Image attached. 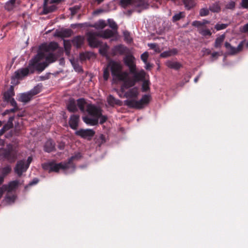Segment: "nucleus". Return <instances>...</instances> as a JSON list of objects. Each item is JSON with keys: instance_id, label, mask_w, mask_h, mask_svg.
I'll return each instance as SVG.
<instances>
[{"instance_id": "1", "label": "nucleus", "mask_w": 248, "mask_h": 248, "mask_svg": "<svg viewBox=\"0 0 248 248\" xmlns=\"http://www.w3.org/2000/svg\"><path fill=\"white\" fill-rule=\"evenodd\" d=\"M103 110L99 107L94 104H89L87 105V115L82 117L83 121L87 125L95 126L99 123L102 124L108 119L107 115H102Z\"/></svg>"}, {"instance_id": "2", "label": "nucleus", "mask_w": 248, "mask_h": 248, "mask_svg": "<svg viewBox=\"0 0 248 248\" xmlns=\"http://www.w3.org/2000/svg\"><path fill=\"white\" fill-rule=\"evenodd\" d=\"M45 57V53L39 51L29 61L27 67L30 70V74H33L36 71L41 72L48 66V64L45 62H40Z\"/></svg>"}, {"instance_id": "3", "label": "nucleus", "mask_w": 248, "mask_h": 248, "mask_svg": "<svg viewBox=\"0 0 248 248\" xmlns=\"http://www.w3.org/2000/svg\"><path fill=\"white\" fill-rule=\"evenodd\" d=\"M108 67L110 68L113 80H124L127 78L128 73L127 72L122 71L123 67L119 62L111 60L108 62Z\"/></svg>"}, {"instance_id": "4", "label": "nucleus", "mask_w": 248, "mask_h": 248, "mask_svg": "<svg viewBox=\"0 0 248 248\" xmlns=\"http://www.w3.org/2000/svg\"><path fill=\"white\" fill-rule=\"evenodd\" d=\"M0 150V156L10 163L15 162L19 156L18 149L11 143L7 144L6 148H1Z\"/></svg>"}, {"instance_id": "5", "label": "nucleus", "mask_w": 248, "mask_h": 248, "mask_svg": "<svg viewBox=\"0 0 248 248\" xmlns=\"http://www.w3.org/2000/svg\"><path fill=\"white\" fill-rule=\"evenodd\" d=\"M42 168L48 172H58L60 170H65L68 169L65 162L56 163L55 161L46 162L42 164Z\"/></svg>"}, {"instance_id": "6", "label": "nucleus", "mask_w": 248, "mask_h": 248, "mask_svg": "<svg viewBox=\"0 0 248 248\" xmlns=\"http://www.w3.org/2000/svg\"><path fill=\"white\" fill-rule=\"evenodd\" d=\"M87 41L89 46L92 47H97L100 42L97 40L96 37H99V33L96 32H89L87 33Z\"/></svg>"}, {"instance_id": "7", "label": "nucleus", "mask_w": 248, "mask_h": 248, "mask_svg": "<svg viewBox=\"0 0 248 248\" xmlns=\"http://www.w3.org/2000/svg\"><path fill=\"white\" fill-rule=\"evenodd\" d=\"M135 60V57L132 54L127 55L124 58V62L128 67L129 73H133L136 68Z\"/></svg>"}, {"instance_id": "8", "label": "nucleus", "mask_w": 248, "mask_h": 248, "mask_svg": "<svg viewBox=\"0 0 248 248\" xmlns=\"http://www.w3.org/2000/svg\"><path fill=\"white\" fill-rule=\"evenodd\" d=\"M95 131L91 129H80L75 132V135L83 139H91L94 135Z\"/></svg>"}, {"instance_id": "9", "label": "nucleus", "mask_w": 248, "mask_h": 248, "mask_svg": "<svg viewBox=\"0 0 248 248\" xmlns=\"http://www.w3.org/2000/svg\"><path fill=\"white\" fill-rule=\"evenodd\" d=\"M73 33V31L70 29H62L56 30L54 32V36L60 37L64 39V38L70 37Z\"/></svg>"}, {"instance_id": "10", "label": "nucleus", "mask_w": 248, "mask_h": 248, "mask_svg": "<svg viewBox=\"0 0 248 248\" xmlns=\"http://www.w3.org/2000/svg\"><path fill=\"white\" fill-rule=\"evenodd\" d=\"M244 43V41L241 42L237 47H234L232 46L229 43L226 42L225 43V46L228 50L229 54L235 55L242 50Z\"/></svg>"}, {"instance_id": "11", "label": "nucleus", "mask_w": 248, "mask_h": 248, "mask_svg": "<svg viewBox=\"0 0 248 248\" xmlns=\"http://www.w3.org/2000/svg\"><path fill=\"white\" fill-rule=\"evenodd\" d=\"M28 168L25 164V160H20L17 161L14 170L18 176H21L23 172H25Z\"/></svg>"}, {"instance_id": "12", "label": "nucleus", "mask_w": 248, "mask_h": 248, "mask_svg": "<svg viewBox=\"0 0 248 248\" xmlns=\"http://www.w3.org/2000/svg\"><path fill=\"white\" fill-rule=\"evenodd\" d=\"M127 47L121 44L115 46L112 48L111 54L112 56H116L118 54L122 55L127 53Z\"/></svg>"}, {"instance_id": "13", "label": "nucleus", "mask_w": 248, "mask_h": 248, "mask_svg": "<svg viewBox=\"0 0 248 248\" xmlns=\"http://www.w3.org/2000/svg\"><path fill=\"white\" fill-rule=\"evenodd\" d=\"M135 3L134 10L138 13H140L143 10L146 9L148 7V4L143 0H133Z\"/></svg>"}, {"instance_id": "14", "label": "nucleus", "mask_w": 248, "mask_h": 248, "mask_svg": "<svg viewBox=\"0 0 248 248\" xmlns=\"http://www.w3.org/2000/svg\"><path fill=\"white\" fill-rule=\"evenodd\" d=\"M79 121V116L76 114H73L70 116L69 120V125L71 128L76 130L78 126Z\"/></svg>"}, {"instance_id": "15", "label": "nucleus", "mask_w": 248, "mask_h": 248, "mask_svg": "<svg viewBox=\"0 0 248 248\" xmlns=\"http://www.w3.org/2000/svg\"><path fill=\"white\" fill-rule=\"evenodd\" d=\"M85 38L83 36L77 35L73 38L71 42L77 48H80L84 44Z\"/></svg>"}, {"instance_id": "16", "label": "nucleus", "mask_w": 248, "mask_h": 248, "mask_svg": "<svg viewBox=\"0 0 248 248\" xmlns=\"http://www.w3.org/2000/svg\"><path fill=\"white\" fill-rule=\"evenodd\" d=\"M82 157V155L80 153L78 152L76 153L74 155L71 156L68 158L67 161L65 162L68 169L72 168L74 170L76 168L75 165L73 163L74 160H79Z\"/></svg>"}, {"instance_id": "17", "label": "nucleus", "mask_w": 248, "mask_h": 248, "mask_svg": "<svg viewBox=\"0 0 248 248\" xmlns=\"http://www.w3.org/2000/svg\"><path fill=\"white\" fill-rule=\"evenodd\" d=\"M30 74V70L28 67L22 68L18 69L15 72V77L17 79H21Z\"/></svg>"}, {"instance_id": "18", "label": "nucleus", "mask_w": 248, "mask_h": 248, "mask_svg": "<svg viewBox=\"0 0 248 248\" xmlns=\"http://www.w3.org/2000/svg\"><path fill=\"white\" fill-rule=\"evenodd\" d=\"M123 81L124 83L121 85L120 88V91L122 93H124L126 89H128L134 86L136 83L135 81L133 79H127V78Z\"/></svg>"}, {"instance_id": "19", "label": "nucleus", "mask_w": 248, "mask_h": 248, "mask_svg": "<svg viewBox=\"0 0 248 248\" xmlns=\"http://www.w3.org/2000/svg\"><path fill=\"white\" fill-rule=\"evenodd\" d=\"M57 9V7L55 5L48 6L46 4V0L44 1L43 5V11L41 12V15H47L49 13H52Z\"/></svg>"}, {"instance_id": "20", "label": "nucleus", "mask_w": 248, "mask_h": 248, "mask_svg": "<svg viewBox=\"0 0 248 248\" xmlns=\"http://www.w3.org/2000/svg\"><path fill=\"white\" fill-rule=\"evenodd\" d=\"M133 75V80L135 81V82L142 81L145 78V72L143 70H142L139 72L136 71V68L133 73H130Z\"/></svg>"}, {"instance_id": "21", "label": "nucleus", "mask_w": 248, "mask_h": 248, "mask_svg": "<svg viewBox=\"0 0 248 248\" xmlns=\"http://www.w3.org/2000/svg\"><path fill=\"white\" fill-rule=\"evenodd\" d=\"M77 107L79 109L82 113L86 112V107L87 104L86 99L84 98H80L77 100Z\"/></svg>"}, {"instance_id": "22", "label": "nucleus", "mask_w": 248, "mask_h": 248, "mask_svg": "<svg viewBox=\"0 0 248 248\" xmlns=\"http://www.w3.org/2000/svg\"><path fill=\"white\" fill-rule=\"evenodd\" d=\"M139 94L138 89L135 87L125 92L124 97L128 98H136Z\"/></svg>"}, {"instance_id": "23", "label": "nucleus", "mask_w": 248, "mask_h": 248, "mask_svg": "<svg viewBox=\"0 0 248 248\" xmlns=\"http://www.w3.org/2000/svg\"><path fill=\"white\" fill-rule=\"evenodd\" d=\"M19 185L18 180H14L9 182L7 184H4L5 188L8 193L12 192L16 190Z\"/></svg>"}, {"instance_id": "24", "label": "nucleus", "mask_w": 248, "mask_h": 248, "mask_svg": "<svg viewBox=\"0 0 248 248\" xmlns=\"http://www.w3.org/2000/svg\"><path fill=\"white\" fill-rule=\"evenodd\" d=\"M44 150L46 152L50 153L55 150V143L51 140H48L45 143L44 146Z\"/></svg>"}, {"instance_id": "25", "label": "nucleus", "mask_w": 248, "mask_h": 248, "mask_svg": "<svg viewBox=\"0 0 248 248\" xmlns=\"http://www.w3.org/2000/svg\"><path fill=\"white\" fill-rule=\"evenodd\" d=\"M107 102L108 105L111 107H114L116 105L119 106L122 105V101L119 99L115 98L112 95H109L107 97Z\"/></svg>"}, {"instance_id": "26", "label": "nucleus", "mask_w": 248, "mask_h": 248, "mask_svg": "<svg viewBox=\"0 0 248 248\" xmlns=\"http://www.w3.org/2000/svg\"><path fill=\"white\" fill-rule=\"evenodd\" d=\"M66 108L70 112H75L78 111L76 102L74 99L71 98L69 100L66 105Z\"/></svg>"}, {"instance_id": "27", "label": "nucleus", "mask_w": 248, "mask_h": 248, "mask_svg": "<svg viewBox=\"0 0 248 248\" xmlns=\"http://www.w3.org/2000/svg\"><path fill=\"white\" fill-rule=\"evenodd\" d=\"M117 32L113 30L106 29L104 30L101 33H99V37L104 39H108L113 37Z\"/></svg>"}, {"instance_id": "28", "label": "nucleus", "mask_w": 248, "mask_h": 248, "mask_svg": "<svg viewBox=\"0 0 248 248\" xmlns=\"http://www.w3.org/2000/svg\"><path fill=\"white\" fill-rule=\"evenodd\" d=\"M15 95L14 89L13 86H11L9 89L4 93L3 99L5 101L9 102V101L13 98L12 96Z\"/></svg>"}, {"instance_id": "29", "label": "nucleus", "mask_w": 248, "mask_h": 248, "mask_svg": "<svg viewBox=\"0 0 248 248\" xmlns=\"http://www.w3.org/2000/svg\"><path fill=\"white\" fill-rule=\"evenodd\" d=\"M150 100V96L149 95L145 94L139 101H137L139 108H142L144 105L148 104Z\"/></svg>"}, {"instance_id": "30", "label": "nucleus", "mask_w": 248, "mask_h": 248, "mask_svg": "<svg viewBox=\"0 0 248 248\" xmlns=\"http://www.w3.org/2000/svg\"><path fill=\"white\" fill-rule=\"evenodd\" d=\"M32 98V97L29 92H27L20 94L18 101L23 103H27Z\"/></svg>"}, {"instance_id": "31", "label": "nucleus", "mask_w": 248, "mask_h": 248, "mask_svg": "<svg viewBox=\"0 0 248 248\" xmlns=\"http://www.w3.org/2000/svg\"><path fill=\"white\" fill-rule=\"evenodd\" d=\"M16 199V195H9L7 194L4 199L2 200V202H5L7 204H11L15 202Z\"/></svg>"}, {"instance_id": "32", "label": "nucleus", "mask_w": 248, "mask_h": 248, "mask_svg": "<svg viewBox=\"0 0 248 248\" xmlns=\"http://www.w3.org/2000/svg\"><path fill=\"white\" fill-rule=\"evenodd\" d=\"M124 105L130 108L140 109L137 101L134 100H126L124 101Z\"/></svg>"}, {"instance_id": "33", "label": "nucleus", "mask_w": 248, "mask_h": 248, "mask_svg": "<svg viewBox=\"0 0 248 248\" xmlns=\"http://www.w3.org/2000/svg\"><path fill=\"white\" fill-rule=\"evenodd\" d=\"M209 9L213 13H219L221 11V6L219 1H217L212 4L209 7Z\"/></svg>"}, {"instance_id": "34", "label": "nucleus", "mask_w": 248, "mask_h": 248, "mask_svg": "<svg viewBox=\"0 0 248 248\" xmlns=\"http://www.w3.org/2000/svg\"><path fill=\"white\" fill-rule=\"evenodd\" d=\"M16 0H9L7 1L4 5L5 9L10 12L12 11L16 7Z\"/></svg>"}, {"instance_id": "35", "label": "nucleus", "mask_w": 248, "mask_h": 248, "mask_svg": "<svg viewBox=\"0 0 248 248\" xmlns=\"http://www.w3.org/2000/svg\"><path fill=\"white\" fill-rule=\"evenodd\" d=\"M166 65L168 67L175 70H178L182 67V65L179 62L170 61L166 62Z\"/></svg>"}, {"instance_id": "36", "label": "nucleus", "mask_w": 248, "mask_h": 248, "mask_svg": "<svg viewBox=\"0 0 248 248\" xmlns=\"http://www.w3.org/2000/svg\"><path fill=\"white\" fill-rule=\"evenodd\" d=\"M42 89V85L41 83H40L34 86L33 89L29 92L33 97V96L40 93L41 92Z\"/></svg>"}, {"instance_id": "37", "label": "nucleus", "mask_w": 248, "mask_h": 248, "mask_svg": "<svg viewBox=\"0 0 248 248\" xmlns=\"http://www.w3.org/2000/svg\"><path fill=\"white\" fill-rule=\"evenodd\" d=\"M71 42L68 40H66L63 39V46L64 48V51L65 54L69 56L70 54L71 49Z\"/></svg>"}, {"instance_id": "38", "label": "nucleus", "mask_w": 248, "mask_h": 248, "mask_svg": "<svg viewBox=\"0 0 248 248\" xmlns=\"http://www.w3.org/2000/svg\"><path fill=\"white\" fill-rule=\"evenodd\" d=\"M59 48V45L57 42H50L47 46H45L44 49L46 51H48L49 50L54 51L57 48Z\"/></svg>"}, {"instance_id": "39", "label": "nucleus", "mask_w": 248, "mask_h": 248, "mask_svg": "<svg viewBox=\"0 0 248 248\" xmlns=\"http://www.w3.org/2000/svg\"><path fill=\"white\" fill-rule=\"evenodd\" d=\"M107 26V23L105 20L103 19H100L98 21L94 23V25L92 26V27L95 28V29H103Z\"/></svg>"}, {"instance_id": "40", "label": "nucleus", "mask_w": 248, "mask_h": 248, "mask_svg": "<svg viewBox=\"0 0 248 248\" xmlns=\"http://www.w3.org/2000/svg\"><path fill=\"white\" fill-rule=\"evenodd\" d=\"M225 38L224 34H222L220 36L217 37L215 40L214 46L217 48H220L222 44L223 43Z\"/></svg>"}, {"instance_id": "41", "label": "nucleus", "mask_w": 248, "mask_h": 248, "mask_svg": "<svg viewBox=\"0 0 248 248\" xmlns=\"http://www.w3.org/2000/svg\"><path fill=\"white\" fill-rule=\"evenodd\" d=\"M93 55V53L90 52H82L79 54V58L81 61H85L89 60Z\"/></svg>"}, {"instance_id": "42", "label": "nucleus", "mask_w": 248, "mask_h": 248, "mask_svg": "<svg viewBox=\"0 0 248 248\" xmlns=\"http://www.w3.org/2000/svg\"><path fill=\"white\" fill-rule=\"evenodd\" d=\"M183 2L187 10H190L195 5L194 0H183Z\"/></svg>"}, {"instance_id": "43", "label": "nucleus", "mask_w": 248, "mask_h": 248, "mask_svg": "<svg viewBox=\"0 0 248 248\" xmlns=\"http://www.w3.org/2000/svg\"><path fill=\"white\" fill-rule=\"evenodd\" d=\"M177 50L176 49H173L170 51H164L160 54V56L162 58H166L172 55L177 54Z\"/></svg>"}, {"instance_id": "44", "label": "nucleus", "mask_w": 248, "mask_h": 248, "mask_svg": "<svg viewBox=\"0 0 248 248\" xmlns=\"http://www.w3.org/2000/svg\"><path fill=\"white\" fill-rule=\"evenodd\" d=\"M57 58L52 53H49L46 57V63H51L55 62Z\"/></svg>"}, {"instance_id": "45", "label": "nucleus", "mask_w": 248, "mask_h": 248, "mask_svg": "<svg viewBox=\"0 0 248 248\" xmlns=\"http://www.w3.org/2000/svg\"><path fill=\"white\" fill-rule=\"evenodd\" d=\"M108 22L109 27L111 28L113 31L117 32L118 27L116 22L112 19H108Z\"/></svg>"}, {"instance_id": "46", "label": "nucleus", "mask_w": 248, "mask_h": 248, "mask_svg": "<svg viewBox=\"0 0 248 248\" xmlns=\"http://www.w3.org/2000/svg\"><path fill=\"white\" fill-rule=\"evenodd\" d=\"M11 170L12 169L11 166L10 165H7L2 169L0 175L5 177L11 172Z\"/></svg>"}, {"instance_id": "47", "label": "nucleus", "mask_w": 248, "mask_h": 248, "mask_svg": "<svg viewBox=\"0 0 248 248\" xmlns=\"http://www.w3.org/2000/svg\"><path fill=\"white\" fill-rule=\"evenodd\" d=\"M136 3L133 0H121L120 4L123 8H126L128 5Z\"/></svg>"}, {"instance_id": "48", "label": "nucleus", "mask_w": 248, "mask_h": 248, "mask_svg": "<svg viewBox=\"0 0 248 248\" xmlns=\"http://www.w3.org/2000/svg\"><path fill=\"white\" fill-rule=\"evenodd\" d=\"M185 17V14L184 12H179V13L174 15L172 16V21L173 22H176Z\"/></svg>"}, {"instance_id": "49", "label": "nucleus", "mask_w": 248, "mask_h": 248, "mask_svg": "<svg viewBox=\"0 0 248 248\" xmlns=\"http://www.w3.org/2000/svg\"><path fill=\"white\" fill-rule=\"evenodd\" d=\"M199 33L203 36H211L212 32L209 29L202 28L199 30Z\"/></svg>"}, {"instance_id": "50", "label": "nucleus", "mask_w": 248, "mask_h": 248, "mask_svg": "<svg viewBox=\"0 0 248 248\" xmlns=\"http://www.w3.org/2000/svg\"><path fill=\"white\" fill-rule=\"evenodd\" d=\"M228 26V24H217L215 28L217 31H220L226 29Z\"/></svg>"}, {"instance_id": "51", "label": "nucleus", "mask_w": 248, "mask_h": 248, "mask_svg": "<svg viewBox=\"0 0 248 248\" xmlns=\"http://www.w3.org/2000/svg\"><path fill=\"white\" fill-rule=\"evenodd\" d=\"M209 10L207 8H202L200 10V15L202 16H208L209 14Z\"/></svg>"}, {"instance_id": "52", "label": "nucleus", "mask_w": 248, "mask_h": 248, "mask_svg": "<svg viewBox=\"0 0 248 248\" xmlns=\"http://www.w3.org/2000/svg\"><path fill=\"white\" fill-rule=\"evenodd\" d=\"M109 77V72L108 67L105 68L103 70V78L104 80L106 81L108 79Z\"/></svg>"}, {"instance_id": "53", "label": "nucleus", "mask_w": 248, "mask_h": 248, "mask_svg": "<svg viewBox=\"0 0 248 248\" xmlns=\"http://www.w3.org/2000/svg\"><path fill=\"white\" fill-rule=\"evenodd\" d=\"M10 128H11V125H8L6 124L3 125L2 128L0 129V136L2 135L5 131L8 130Z\"/></svg>"}, {"instance_id": "54", "label": "nucleus", "mask_w": 248, "mask_h": 248, "mask_svg": "<svg viewBox=\"0 0 248 248\" xmlns=\"http://www.w3.org/2000/svg\"><path fill=\"white\" fill-rule=\"evenodd\" d=\"M148 53L147 52H144L141 55L140 58L144 63L146 64L147 62V59L148 58Z\"/></svg>"}, {"instance_id": "55", "label": "nucleus", "mask_w": 248, "mask_h": 248, "mask_svg": "<svg viewBox=\"0 0 248 248\" xmlns=\"http://www.w3.org/2000/svg\"><path fill=\"white\" fill-rule=\"evenodd\" d=\"M235 6V3L234 1H231L226 5V8L228 9L233 10Z\"/></svg>"}, {"instance_id": "56", "label": "nucleus", "mask_w": 248, "mask_h": 248, "mask_svg": "<svg viewBox=\"0 0 248 248\" xmlns=\"http://www.w3.org/2000/svg\"><path fill=\"white\" fill-rule=\"evenodd\" d=\"M149 89V83L147 81H144L142 85V91L144 92Z\"/></svg>"}, {"instance_id": "57", "label": "nucleus", "mask_w": 248, "mask_h": 248, "mask_svg": "<svg viewBox=\"0 0 248 248\" xmlns=\"http://www.w3.org/2000/svg\"><path fill=\"white\" fill-rule=\"evenodd\" d=\"M98 142H99V146L105 143L106 142V138L105 135L103 134H101L99 136V139H98Z\"/></svg>"}, {"instance_id": "58", "label": "nucleus", "mask_w": 248, "mask_h": 248, "mask_svg": "<svg viewBox=\"0 0 248 248\" xmlns=\"http://www.w3.org/2000/svg\"><path fill=\"white\" fill-rule=\"evenodd\" d=\"M6 186H4V185H2L1 186H0V199H1L2 197L3 194L5 191H7L6 188Z\"/></svg>"}, {"instance_id": "59", "label": "nucleus", "mask_w": 248, "mask_h": 248, "mask_svg": "<svg viewBox=\"0 0 248 248\" xmlns=\"http://www.w3.org/2000/svg\"><path fill=\"white\" fill-rule=\"evenodd\" d=\"M241 5L243 8L248 9V0H242Z\"/></svg>"}, {"instance_id": "60", "label": "nucleus", "mask_w": 248, "mask_h": 248, "mask_svg": "<svg viewBox=\"0 0 248 248\" xmlns=\"http://www.w3.org/2000/svg\"><path fill=\"white\" fill-rule=\"evenodd\" d=\"M192 25L195 27H200L203 26V24L201 21H195L193 22Z\"/></svg>"}, {"instance_id": "61", "label": "nucleus", "mask_w": 248, "mask_h": 248, "mask_svg": "<svg viewBox=\"0 0 248 248\" xmlns=\"http://www.w3.org/2000/svg\"><path fill=\"white\" fill-rule=\"evenodd\" d=\"M78 10V8L76 6L69 8V10L70 11L71 15L72 16L75 15L77 13Z\"/></svg>"}, {"instance_id": "62", "label": "nucleus", "mask_w": 248, "mask_h": 248, "mask_svg": "<svg viewBox=\"0 0 248 248\" xmlns=\"http://www.w3.org/2000/svg\"><path fill=\"white\" fill-rule=\"evenodd\" d=\"M9 102L10 103L11 106H13L15 108H17V104L14 98L11 99Z\"/></svg>"}, {"instance_id": "63", "label": "nucleus", "mask_w": 248, "mask_h": 248, "mask_svg": "<svg viewBox=\"0 0 248 248\" xmlns=\"http://www.w3.org/2000/svg\"><path fill=\"white\" fill-rule=\"evenodd\" d=\"M32 160V158L31 156H29L27 158V161H25V164L27 166V167H29L31 163Z\"/></svg>"}, {"instance_id": "64", "label": "nucleus", "mask_w": 248, "mask_h": 248, "mask_svg": "<svg viewBox=\"0 0 248 248\" xmlns=\"http://www.w3.org/2000/svg\"><path fill=\"white\" fill-rule=\"evenodd\" d=\"M202 51L204 53V55H209L211 54V51L208 48H204Z\"/></svg>"}]
</instances>
